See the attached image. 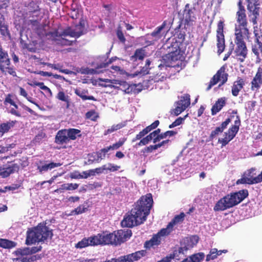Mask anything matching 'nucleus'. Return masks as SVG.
<instances>
[{"label": "nucleus", "instance_id": "obj_1", "mask_svg": "<svg viewBox=\"0 0 262 262\" xmlns=\"http://www.w3.org/2000/svg\"><path fill=\"white\" fill-rule=\"evenodd\" d=\"M152 202L150 193L142 196L135 204L134 208L124 216L121 222L122 226L130 228L142 224L149 213Z\"/></svg>", "mask_w": 262, "mask_h": 262}, {"label": "nucleus", "instance_id": "obj_2", "mask_svg": "<svg viewBox=\"0 0 262 262\" xmlns=\"http://www.w3.org/2000/svg\"><path fill=\"white\" fill-rule=\"evenodd\" d=\"M52 236V230L45 224H40L35 227L28 229L26 244L29 245L36 243L45 242L47 239H51Z\"/></svg>", "mask_w": 262, "mask_h": 262}, {"label": "nucleus", "instance_id": "obj_3", "mask_svg": "<svg viewBox=\"0 0 262 262\" xmlns=\"http://www.w3.org/2000/svg\"><path fill=\"white\" fill-rule=\"evenodd\" d=\"M24 6L22 14L23 19L28 25L37 26L43 16L38 2L32 0L28 3H25Z\"/></svg>", "mask_w": 262, "mask_h": 262}, {"label": "nucleus", "instance_id": "obj_4", "mask_svg": "<svg viewBox=\"0 0 262 262\" xmlns=\"http://www.w3.org/2000/svg\"><path fill=\"white\" fill-rule=\"evenodd\" d=\"M248 195L247 190H242L231 193L220 199L215 204V211H224L241 203Z\"/></svg>", "mask_w": 262, "mask_h": 262}, {"label": "nucleus", "instance_id": "obj_5", "mask_svg": "<svg viewBox=\"0 0 262 262\" xmlns=\"http://www.w3.org/2000/svg\"><path fill=\"white\" fill-rule=\"evenodd\" d=\"M162 136L163 133H161V129L158 128L141 139V140L137 143V145L139 146L146 145L151 141H152V142L155 144L150 145L148 147H161V146L167 145L169 142H170V140L168 139L161 141V140H162Z\"/></svg>", "mask_w": 262, "mask_h": 262}, {"label": "nucleus", "instance_id": "obj_6", "mask_svg": "<svg viewBox=\"0 0 262 262\" xmlns=\"http://www.w3.org/2000/svg\"><path fill=\"white\" fill-rule=\"evenodd\" d=\"M0 70L4 74L16 76L15 68L10 63V59L7 52L0 46Z\"/></svg>", "mask_w": 262, "mask_h": 262}, {"label": "nucleus", "instance_id": "obj_7", "mask_svg": "<svg viewBox=\"0 0 262 262\" xmlns=\"http://www.w3.org/2000/svg\"><path fill=\"white\" fill-rule=\"evenodd\" d=\"M241 125V120L238 116H236L234 125L230 127L227 132L225 133L224 137L219 139V142L221 143L222 146H226L235 136L239 130Z\"/></svg>", "mask_w": 262, "mask_h": 262}, {"label": "nucleus", "instance_id": "obj_8", "mask_svg": "<svg viewBox=\"0 0 262 262\" xmlns=\"http://www.w3.org/2000/svg\"><path fill=\"white\" fill-rule=\"evenodd\" d=\"M199 241V237L196 235H193L186 237L183 239L181 243V247L179 248L178 251H175L173 255H170L169 256H172L171 259H178L177 253L184 254L185 252L187 250L192 248L195 246Z\"/></svg>", "mask_w": 262, "mask_h": 262}, {"label": "nucleus", "instance_id": "obj_9", "mask_svg": "<svg viewBox=\"0 0 262 262\" xmlns=\"http://www.w3.org/2000/svg\"><path fill=\"white\" fill-rule=\"evenodd\" d=\"M228 77V74L226 72L225 66L221 67L217 71L216 73L211 79L206 88V90H210L213 85L217 84L219 81H221V83L219 85V86H221L227 81Z\"/></svg>", "mask_w": 262, "mask_h": 262}, {"label": "nucleus", "instance_id": "obj_10", "mask_svg": "<svg viewBox=\"0 0 262 262\" xmlns=\"http://www.w3.org/2000/svg\"><path fill=\"white\" fill-rule=\"evenodd\" d=\"M115 235L113 233L103 232L98 234L97 235L91 236V240L93 244L98 245H115L116 243L114 239Z\"/></svg>", "mask_w": 262, "mask_h": 262}, {"label": "nucleus", "instance_id": "obj_11", "mask_svg": "<svg viewBox=\"0 0 262 262\" xmlns=\"http://www.w3.org/2000/svg\"><path fill=\"white\" fill-rule=\"evenodd\" d=\"M99 81L101 82L100 85L103 87L106 88H114L115 89H122L120 88L121 86H123L125 89L124 91L125 93H129L130 90L129 88V85L128 83L123 81H118L117 80H111L108 79H99Z\"/></svg>", "mask_w": 262, "mask_h": 262}, {"label": "nucleus", "instance_id": "obj_12", "mask_svg": "<svg viewBox=\"0 0 262 262\" xmlns=\"http://www.w3.org/2000/svg\"><path fill=\"white\" fill-rule=\"evenodd\" d=\"M224 21L220 20L217 25L216 39L217 53L221 54L225 50V36L224 34Z\"/></svg>", "mask_w": 262, "mask_h": 262}, {"label": "nucleus", "instance_id": "obj_13", "mask_svg": "<svg viewBox=\"0 0 262 262\" xmlns=\"http://www.w3.org/2000/svg\"><path fill=\"white\" fill-rule=\"evenodd\" d=\"M183 56L177 42L171 44V50L165 55V60L171 62L178 60H182Z\"/></svg>", "mask_w": 262, "mask_h": 262}, {"label": "nucleus", "instance_id": "obj_14", "mask_svg": "<svg viewBox=\"0 0 262 262\" xmlns=\"http://www.w3.org/2000/svg\"><path fill=\"white\" fill-rule=\"evenodd\" d=\"M235 48L234 50V58L241 62H243L247 57L248 49L245 42H234Z\"/></svg>", "mask_w": 262, "mask_h": 262}, {"label": "nucleus", "instance_id": "obj_15", "mask_svg": "<svg viewBox=\"0 0 262 262\" xmlns=\"http://www.w3.org/2000/svg\"><path fill=\"white\" fill-rule=\"evenodd\" d=\"M166 25V21H164L160 26L157 27L150 34H147L145 37H142L146 43V46L154 44L155 41L159 39L161 37V32L165 28Z\"/></svg>", "mask_w": 262, "mask_h": 262}, {"label": "nucleus", "instance_id": "obj_16", "mask_svg": "<svg viewBox=\"0 0 262 262\" xmlns=\"http://www.w3.org/2000/svg\"><path fill=\"white\" fill-rule=\"evenodd\" d=\"M145 252L144 250L137 251L132 254L122 256L118 258H112L111 262H134L139 260L145 255Z\"/></svg>", "mask_w": 262, "mask_h": 262}, {"label": "nucleus", "instance_id": "obj_17", "mask_svg": "<svg viewBox=\"0 0 262 262\" xmlns=\"http://www.w3.org/2000/svg\"><path fill=\"white\" fill-rule=\"evenodd\" d=\"M196 10L194 7H190L189 4L185 5L183 12L185 24L187 26H191L196 19Z\"/></svg>", "mask_w": 262, "mask_h": 262}, {"label": "nucleus", "instance_id": "obj_18", "mask_svg": "<svg viewBox=\"0 0 262 262\" xmlns=\"http://www.w3.org/2000/svg\"><path fill=\"white\" fill-rule=\"evenodd\" d=\"M48 39L54 41L56 44L61 46H72L73 41L64 38L63 36L58 34L57 31L50 32L46 35Z\"/></svg>", "mask_w": 262, "mask_h": 262}, {"label": "nucleus", "instance_id": "obj_19", "mask_svg": "<svg viewBox=\"0 0 262 262\" xmlns=\"http://www.w3.org/2000/svg\"><path fill=\"white\" fill-rule=\"evenodd\" d=\"M234 42H245L244 39L249 38V32L247 26L235 25Z\"/></svg>", "mask_w": 262, "mask_h": 262}, {"label": "nucleus", "instance_id": "obj_20", "mask_svg": "<svg viewBox=\"0 0 262 262\" xmlns=\"http://www.w3.org/2000/svg\"><path fill=\"white\" fill-rule=\"evenodd\" d=\"M258 1L259 0H247V9L253 15L251 20L253 25L257 24V18L259 16V7L258 6L259 4Z\"/></svg>", "mask_w": 262, "mask_h": 262}, {"label": "nucleus", "instance_id": "obj_21", "mask_svg": "<svg viewBox=\"0 0 262 262\" xmlns=\"http://www.w3.org/2000/svg\"><path fill=\"white\" fill-rule=\"evenodd\" d=\"M62 165L60 163H55L53 162H49L47 161H40L37 164V169L40 174H43L49 170H51L55 168L60 166Z\"/></svg>", "mask_w": 262, "mask_h": 262}, {"label": "nucleus", "instance_id": "obj_22", "mask_svg": "<svg viewBox=\"0 0 262 262\" xmlns=\"http://www.w3.org/2000/svg\"><path fill=\"white\" fill-rule=\"evenodd\" d=\"M110 148H101L100 151L89 154L88 160L85 162L87 164H91L93 163H98L105 157L106 154Z\"/></svg>", "mask_w": 262, "mask_h": 262}, {"label": "nucleus", "instance_id": "obj_23", "mask_svg": "<svg viewBox=\"0 0 262 262\" xmlns=\"http://www.w3.org/2000/svg\"><path fill=\"white\" fill-rule=\"evenodd\" d=\"M113 235L115 236V237H114L116 242L115 245H117L128 239L132 235V231L129 229L119 230L115 231L113 233Z\"/></svg>", "mask_w": 262, "mask_h": 262}, {"label": "nucleus", "instance_id": "obj_24", "mask_svg": "<svg viewBox=\"0 0 262 262\" xmlns=\"http://www.w3.org/2000/svg\"><path fill=\"white\" fill-rule=\"evenodd\" d=\"M251 89L257 91L262 85V68L259 67L257 72L251 82Z\"/></svg>", "mask_w": 262, "mask_h": 262}, {"label": "nucleus", "instance_id": "obj_25", "mask_svg": "<svg viewBox=\"0 0 262 262\" xmlns=\"http://www.w3.org/2000/svg\"><path fill=\"white\" fill-rule=\"evenodd\" d=\"M185 215V214L182 212L180 214L175 216L173 219L168 224L167 227L161 230V233H170L172 230L174 225L183 222Z\"/></svg>", "mask_w": 262, "mask_h": 262}, {"label": "nucleus", "instance_id": "obj_26", "mask_svg": "<svg viewBox=\"0 0 262 262\" xmlns=\"http://www.w3.org/2000/svg\"><path fill=\"white\" fill-rule=\"evenodd\" d=\"M19 167L17 164H12L6 167H0V176L5 178L9 176L11 174L17 171Z\"/></svg>", "mask_w": 262, "mask_h": 262}, {"label": "nucleus", "instance_id": "obj_27", "mask_svg": "<svg viewBox=\"0 0 262 262\" xmlns=\"http://www.w3.org/2000/svg\"><path fill=\"white\" fill-rule=\"evenodd\" d=\"M245 84V81L244 79L238 77L236 81H235L231 88L232 95L236 97L238 95L239 92L244 88Z\"/></svg>", "mask_w": 262, "mask_h": 262}, {"label": "nucleus", "instance_id": "obj_28", "mask_svg": "<svg viewBox=\"0 0 262 262\" xmlns=\"http://www.w3.org/2000/svg\"><path fill=\"white\" fill-rule=\"evenodd\" d=\"M161 230L158 233L154 235L149 241H147L145 244V246L147 248H149L155 246H157L160 244L161 241V237L164 236L169 234V233H161Z\"/></svg>", "mask_w": 262, "mask_h": 262}, {"label": "nucleus", "instance_id": "obj_29", "mask_svg": "<svg viewBox=\"0 0 262 262\" xmlns=\"http://www.w3.org/2000/svg\"><path fill=\"white\" fill-rule=\"evenodd\" d=\"M67 129L58 130L55 138V142L58 144H63L69 142Z\"/></svg>", "mask_w": 262, "mask_h": 262}, {"label": "nucleus", "instance_id": "obj_30", "mask_svg": "<svg viewBox=\"0 0 262 262\" xmlns=\"http://www.w3.org/2000/svg\"><path fill=\"white\" fill-rule=\"evenodd\" d=\"M226 98L225 97L218 99L215 102V104L212 106L211 110V115H215L218 112H219L226 105Z\"/></svg>", "mask_w": 262, "mask_h": 262}, {"label": "nucleus", "instance_id": "obj_31", "mask_svg": "<svg viewBox=\"0 0 262 262\" xmlns=\"http://www.w3.org/2000/svg\"><path fill=\"white\" fill-rule=\"evenodd\" d=\"M41 248V246L38 247H33L31 249H30L29 248H25L24 249H18L16 252L17 255L20 256L29 255L40 251Z\"/></svg>", "mask_w": 262, "mask_h": 262}, {"label": "nucleus", "instance_id": "obj_32", "mask_svg": "<svg viewBox=\"0 0 262 262\" xmlns=\"http://www.w3.org/2000/svg\"><path fill=\"white\" fill-rule=\"evenodd\" d=\"M17 121L16 120L9 121L0 124V137H2L5 133H8L12 128Z\"/></svg>", "mask_w": 262, "mask_h": 262}, {"label": "nucleus", "instance_id": "obj_33", "mask_svg": "<svg viewBox=\"0 0 262 262\" xmlns=\"http://www.w3.org/2000/svg\"><path fill=\"white\" fill-rule=\"evenodd\" d=\"M236 25L247 26L248 23L245 13V10H238L236 12Z\"/></svg>", "mask_w": 262, "mask_h": 262}, {"label": "nucleus", "instance_id": "obj_34", "mask_svg": "<svg viewBox=\"0 0 262 262\" xmlns=\"http://www.w3.org/2000/svg\"><path fill=\"white\" fill-rule=\"evenodd\" d=\"M75 93L76 95L80 97L83 100H91L96 101V99L93 96H87L88 93V90H81L80 89H76Z\"/></svg>", "mask_w": 262, "mask_h": 262}, {"label": "nucleus", "instance_id": "obj_35", "mask_svg": "<svg viewBox=\"0 0 262 262\" xmlns=\"http://www.w3.org/2000/svg\"><path fill=\"white\" fill-rule=\"evenodd\" d=\"M69 141L70 140H74L77 137H80L81 136V130L76 129V128H69L67 129Z\"/></svg>", "mask_w": 262, "mask_h": 262}, {"label": "nucleus", "instance_id": "obj_36", "mask_svg": "<svg viewBox=\"0 0 262 262\" xmlns=\"http://www.w3.org/2000/svg\"><path fill=\"white\" fill-rule=\"evenodd\" d=\"M227 252V250H217L215 248H213L211 249L210 253L206 256V260L209 261L210 260H212L217 257L218 255H220L222 254V253Z\"/></svg>", "mask_w": 262, "mask_h": 262}, {"label": "nucleus", "instance_id": "obj_37", "mask_svg": "<svg viewBox=\"0 0 262 262\" xmlns=\"http://www.w3.org/2000/svg\"><path fill=\"white\" fill-rule=\"evenodd\" d=\"M79 185L77 184L66 183L62 184L61 187L55 190V192L62 191L63 190H73L78 188Z\"/></svg>", "mask_w": 262, "mask_h": 262}, {"label": "nucleus", "instance_id": "obj_38", "mask_svg": "<svg viewBox=\"0 0 262 262\" xmlns=\"http://www.w3.org/2000/svg\"><path fill=\"white\" fill-rule=\"evenodd\" d=\"M145 56V50L142 48L138 49L135 51L134 55L131 56V59L134 61L143 60Z\"/></svg>", "mask_w": 262, "mask_h": 262}, {"label": "nucleus", "instance_id": "obj_39", "mask_svg": "<svg viewBox=\"0 0 262 262\" xmlns=\"http://www.w3.org/2000/svg\"><path fill=\"white\" fill-rule=\"evenodd\" d=\"M91 241L93 242L91 240V237L88 238H83L76 244V247L81 249L88 246H95V244H93Z\"/></svg>", "mask_w": 262, "mask_h": 262}, {"label": "nucleus", "instance_id": "obj_40", "mask_svg": "<svg viewBox=\"0 0 262 262\" xmlns=\"http://www.w3.org/2000/svg\"><path fill=\"white\" fill-rule=\"evenodd\" d=\"M177 103V105H181V106H182V105H187V108L190 104V95L188 94H184L181 97L180 100Z\"/></svg>", "mask_w": 262, "mask_h": 262}, {"label": "nucleus", "instance_id": "obj_41", "mask_svg": "<svg viewBox=\"0 0 262 262\" xmlns=\"http://www.w3.org/2000/svg\"><path fill=\"white\" fill-rule=\"evenodd\" d=\"M16 246V243L14 242L6 239L0 238V247L3 248H12Z\"/></svg>", "mask_w": 262, "mask_h": 262}, {"label": "nucleus", "instance_id": "obj_42", "mask_svg": "<svg viewBox=\"0 0 262 262\" xmlns=\"http://www.w3.org/2000/svg\"><path fill=\"white\" fill-rule=\"evenodd\" d=\"M123 126H124V124L122 123H118L117 124H114L110 128L104 131V135H107L110 134L115 131L122 128Z\"/></svg>", "mask_w": 262, "mask_h": 262}, {"label": "nucleus", "instance_id": "obj_43", "mask_svg": "<svg viewBox=\"0 0 262 262\" xmlns=\"http://www.w3.org/2000/svg\"><path fill=\"white\" fill-rule=\"evenodd\" d=\"M87 208L83 205H80L71 211L72 215H77L85 212Z\"/></svg>", "mask_w": 262, "mask_h": 262}, {"label": "nucleus", "instance_id": "obj_44", "mask_svg": "<svg viewBox=\"0 0 262 262\" xmlns=\"http://www.w3.org/2000/svg\"><path fill=\"white\" fill-rule=\"evenodd\" d=\"M117 57H112L111 58L109 59L108 61H107L106 62H102L99 64H98L97 66L96 67V69H99L101 68H106L109 64H111L113 62L115 61L117 59Z\"/></svg>", "mask_w": 262, "mask_h": 262}, {"label": "nucleus", "instance_id": "obj_45", "mask_svg": "<svg viewBox=\"0 0 262 262\" xmlns=\"http://www.w3.org/2000/svg\"><path fill=\"white\" fill-rule=\"evenodd\" d=\"M254 34L255 36L254 41L256 44H259V42H262L261 32L260 31L254 29Z\"/></svg>", "mask_w": 262, "mask_h": 262}, {"label": "nucleus", "instance_id": "obj_46", "mask_svg": "<svg viewBox=\"0 0 262 262\" xmlns=\"http://www.w3.org/2000/svg\"><path fill=\"white\" fill-rule=\"evenodd\" d=\"M253 178H248L246 177L242 178L240 179H238L237 182V184H255V183H254L253 182Z\"/></svg>", "mask_w": 262, "mask_h": 262}, {"label": "nucleus", "instance_id": "obj_47", "mask_svg": "<svg viewBox=\"0 0 262 262\" xmlns=\"http://www.w3.org/2000/svg\"><path fill=\"white\" fill-rule=\"evenodd\" d=\"M19 259L22 262H33L36 259V257L34 256L31 255L21 256L19 257Z\"/></svg>", "mask_w": 262, "mask_h": 262}, {"label": "nucleus", "instance_id": "obj_48", "mask_svg": "<svg viewBox=\"0 0 262 262\" xmlns=\"http://www.w3.org/2000/svg\"><path fill=\"white\" fill-rule=\"evenodd\" d=\"M186 108L187 105H182V106H181V105H177V106L173 111L174 115L175 116H178Z\"/></svg>", "mask_w": 262, "mask_h": 262}, {"label": "nucleus", "instance_id": "obj_49", "mask_svg": "<svg viewBox=\"0 0 262 262\" xmlns=\"http://www.w3.org/2000/svg\"><path fill=\"white\" fill-rule=\"evenodd\" d=\"M57 98L60 100L69 103L68 96H66L65 93L63 91H60L57 95Z\"/></svg>", "mask_w": 262, "mask_h": 262}, {"label": "nucleus", "instance_id": "obj_50", "mask_svg": "<svg viewBox=\"0 0 262 262\" xmlns=\"http://www.w3.org/2000/svg\"><path fill=\"white\" fill-rule=\"evenodd\" d=\"M0 32L1 34L3 36H6L9 34L7 26L3 23L2 21H0Z\"/></svg>", "mask_w": 262, "mask_h": 262}, {"label": "nucleus", "instance_id": "obj_51", "mask_svg": "<svg viewBox=\"0 0 262 262\" xmlns=\"http://www.w3.org/2000/svg\"><path fill=\"white\" fill-rule=\"evenodd\" d=\"M116 34L118 38L123 43H124L126 41V39L124 36V34L122 30L120 28H118L116 32Z\"/></svg>", "mask_w": 262, "mask_h": 262}, {"label": "nucleus", "instance_id": "obj_52", "mask_svg": "<svg viewBox=\"0 0 262 262\" xmlns=\"http://www.w3.org/2000/svg\"><path fill=\"white\" fill-rule=\"evenodd\" d=\"M223 130L219 126L215 128V129L212 130L210 134V138L213 139L215 136L218 135L219 134L222 133Z\"/></svg>", "mask_w": 262, "mask_h": 262}, {"label": "nucleus", "instance_id": "obj_53", "mask_svg": "<svg viewBox=\"0 0 262 262\" xmlns=\"http://www.w3.org/2000/svg\"><path fill=\"white\" fill-rule=\"evenodd\" d=\"M183 119L181 117L177 118L173 122L169 125V128H171L182 124Z\"/></svg>", "mask_w": 262, "mask_h": 262}, {"label": "nucleus", "instance_id": "obj_54", "mask_svg": "<svg viewBox=\"0 0 262 262\" xmlns=\"http://www.w3.org/2000/svg\"><path fill=\"white\" fill-rule=\"evenodd\" d=\"M11 97L12 95L10 94H9L6 96L4 102L5 105H7L8 103L12 105L14 104L15 102L11 99Z\"/></svg>", "mask_w": 262, "mask_h": 262}, {"label": "nucleus", "instance_id": "obj_55", "mask_svg": "<svg viewBox=\"0 0 262 262\" xmlns=\"http://www.w3.org/2000/svg\"><path fill=\"white\" fill-rule=\"evenodd\" d=\"M81 174H82V179H86L92 176H94V172L93 170L91 169L87 171H84Z\"/></svg>", "mask_w": 262, "mask_h": 262}, {"label": "nucleus", "instance_id": "obj_56", "mask_svg": "<svg viewBox=\"0 0 262 262\" xmlns=\"http://www.w3.org/2000/svg\"><path fill=\"white\" fill-rule=\"evenodd\" d=\"M82 35V31H76L75 30L71 29L70 36L72 37L78 38Z\"/></svg>", "mask_w": 262, "mask_h": 262}, {"label": "nucleus", "instance_id": "obj_57", "mask_svg": "<svg viewBox=\"0 0 262 262\" xmlns=\"http://www.w3.org/2000/svg\"><path fill=\"white\" fill-rule=\"evenodd\" d=\"M177 132L173 130H168L163 133L162 140L165 139L167 137H172L177 134Z\"/></svg>", "mask_w": 262, "mask_h": 262}, {"label": "nucleus", "instance_id": "obj_58", "mask_svg": "<svg viewBox=\"0 0 262 262\" xmlns=\"http://www.w3.org/2000/svg\"><path fill=\"white\" fill-rule=\"evenodd\" d=\"M231 119L228 118L225 120V121L223 122L221 125L219 126L223 131L226 129L228 124L231 122Z\"/></svg>", "mask_w": 262, "mask_h": 262}, {"label": "nucleus", "instance_id": "obj_59", "mask_svg": "<svg viewBox=\"0 0 262 262\" xmlns=\"http://www.w3.org/2000/svg\"><path fill=\"white\" fill-rule=\"evenodd\" d=\"M146 135L147 134L145 133V132H144V130L143 129L142 131L140 132L138 134L136 135V136L133 139V141H135L138 140H140L141 141V139H142L143 138H145L144 136Z\"/></svg>", "mask_w": 262, "mask_h": 262}, {"label": "nucleus", "instance_id": "obj_60", "mask_svg": "<svg viewBox=\"0 0 262 262\" xmlns=\"http://www.w3.org/2000/svg\"><path fill=\"white\" fill-rule=\"evenodd\" d=\"M125 140L126 139L124 138L120 139L117 142L114 144L112 146L110 145L108 147H120L123 145Z\"/></svg>", "mask_w": 262, "mask_h": 262}, {"label": "nucleus", "instance_id": "obj_61", "mask_svg": "<svg viewBox=\"0 0 262 262\" xmlns=\"http://www.w3.org/2000/svg\"><path fill=\"white\" fill-rule=\"evenodd\" d=\"M20 186V185L19 184H13L10 186H7L5 187V189H8V190H9V191H14L16 189L19 188Z\"/></svg>", "mask_w": 262, "mask_h": 262}, {"label": "nucleus", "instance_id": "obj_62", "mask_svg": "<svg viewBox=\"0 0 262 262\" xmlns=\"http://www.w3.org/2000/svg\"><path fill=\"white\" fill-rule=\"evenodd\" d=\"M82 174L78 171H74L71 174V178L75 179H82Z\"/></svg>", "mask_w": 262, "mask_h": 262}, {"label": "nucleus", "instance_id": "obj_63", "mask_svg": "<svg viewBox=\"0 0 262 262\" xmlns=\"http://www.w3.org/2000/svg\"><path fill=\"white\" fill-rule=\"evenodd\" d=\"M23 48L24 49H27L29 51L31 52H35L36 51V48L32 46L31 45L25 43Z\"/></svg>", "mask_w": 262, "mask_h": 262}, {"label": "nucleus", "instance_id": "obj_64", "mask_svg": "<svg viewBox=\"0 0 262 262\" xmlns=\"http://www.w3.org/2000/svg\"><path fill=\"white\" fill-rule=\"evenodd\" d=\"M254 183H258L262 182V170L259 174H258L257 177L253 178Z\"/></svg>", "mask_w": 262, "mask_h": 262}]
</instances>
